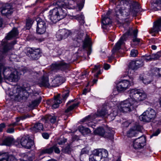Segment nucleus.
Returning <instances> with one entry per match:
<instances>
[{
	"label": "nucleus",
	"mask_w": 161,
	"mask_h": 161,
	"mask_svg": "<svg viewBox=\"0 0 161 161\" xmlns=\"http://www.w3.org/2000/svg\"><path fill=\"white\" fill-rule=\"evenodd\" d=\"M74 2L72 0H58L56 2L58 6L50 10L49 12L48 17L53 23L64 18L66 15V8L74 9L75 6L73 5Z\"/></svg>",
	"instance_id": "nucleus-1"
},
{
	"label": "nucleus",
	"mask_w": 161,
	"mask_h": 161,
	"mask_svg": "<svg viewBox=\"0 0 161 161\" xmlns=\"http://www.w3.org/2000/svg\"><path fill=\"white\" fill-rule=\"evenodd\" d=\"M137 107V103L136 101L133 100L131 98H129L120 103L117 108H114L112 113L110 114V117L114 119L115 117L121 113H127L131 111L133 109Z\"/></svg>",
	"instance_id": "nucleus-2"
},
{
	"label": "nucleus",
	"mask_w": 161,
	"mask_h": 161,
	"mask_svg": "<svg viewBox=\"0 0 161 161\" xmlns=\"http://www.w3.org/2000/svg\"><path fill=\"white\" fill-rule=\"evenodd\" d=\"M139 6L138 3L137 2L132 3L130 5V9L129 7H121L120 5H118L115 8V15L119 19H125V18L122 17H126L131 12L134 15L136 14L139 11Z\"/></svg>",
	"instance_id": "nucleus-3"
},
{
	"label": "nucleus",
	"mask_w": 161,
	"mask_h": 161,
	"mask_svg": "<svg viewBox=\"0 0 161 161\" xmlns=\"http://www.w3.org/2000/svg\"><path fill=\"white\" fill-rule=\"evenodd\" d=\"M19 32L17 28H14L6 36L5 39L3 40L2 42L3 52L5 53L8 50L11 49L13 46L16 43V40L14 41L12 43H9L7 40H11L12 38L16 37L18 35Z\"/></svg>",
	"instance_id": "nucleus-4"
},
{
	"label": "nucleus",
	"mask_w": 161,
	"mask_h": 161,
	"mask_svg": "<svg viewBox=\"0 0 161 161\" xmlns=\"http://www.w3.org/2000/svg\"><path fill=\"white\" fill-rule=\"evenodd\" d=\"M11 68L7 67L4 66V64L0 63V72L3 76L4 78L11 81H17L18 80L17 71L14 70L12 71Z\"/></svg>",
	"instance_id": "nucleus-5"
},
{
	"label": "nucleus",
	"mask_w": 161,
	"mask_h": 161,
	"mask_svg": "<svg viewBox=\"0 0 161 161\" xmlns=\"http://www.w3.org/2000/svg\"><path fill=\"white\" fill-rule=\"evenodd\" d=\"M24 89L18 88L16 89V93L13 94L15 100L20 101L21 100L24 99H26L29 96L31 92H29L28 91L30 90V87L29 85L28 84L27 86L24 85Z\"/></svg>",
	"instance_id": "nucleus-6"
},
{
	"label": "nucleus",
	"mask_w": 161,
	"mask_h": 161,
	"mask_svg": "<svg viewBox=\"0 0 161 161\" xmlns=\"http://www.w3.org/2000/svg\"><path fill=\"white\" fill-rule=\"evenodd\" d=\"M132 29L131 28H129L127 31L121 36L119 40L116 43L112 51V55L108 57L109 62H111V60L114 58V54L120 49L121 45L124 43V42L126 40L128 37V36L129 35H132Z\"/></svg>",
	"instance_id": "nucleus-7"
},
{
	"label": "nucleus",
	"mask_w": 161,
	"mask_h": 161,
	"mask_svg": "<svg viewBox=\"0 0 161 161\" xmlns=\"http://www.w3.org/2000/svg\"><path fill=\"white\" fill-rule=\"evenodd\" d=\"M130 97L136 101L137 105L138 102L145 100L147 96L146 93L142 90L136 89H131L129 91Z\"/></svg>",
	"instance_id": "nucleus-8"
},
{
	"label": "nucleus",
	"mask_w": 161,
	"mask_h": 161,
	"mask_svg": "<svg viewBox=\"0 0 161 161\" xmlns=\"http://www.w3.org/2000/svg\"><path fill=\"white\" fill-rule=\"evenodd\" d=\"M156 116V113L155 111L150 108L144 112L139 117L140 120L144 122H148L153 120Z\"/></svg>",
	"instance_id": "nucleus-9"
},
{
	"label": "nucleus",
	"mask_w": 161,
	"mask_h": 161,
	"mask_svg": "<svg viewBox=\"0 0 161 161\" xmlns=\"http://www.w3.org/2000/svg\"><path fill=\"white\" fill-rule=\"evenodd\" d=\"M133 79L132 78H130L128 80H123L119 81L117 86V89L118 91H124L131 85H133Z\"/></svg>",
	"instance_id": "nucleus-10"
},
{
	"label": "nucleus",
	"mask_w": 161,
	"mask_h": 161,
	"mask_svg": "<svg viewBox=\"0 0 161 161\" xmlns=\"http://www.w3.org/2000/svg\"><path fill=\"white\" fill-rule=\"evenodd\" d=\"M69 67V65L68 64L62 61L53 64L51 66L50 69L52 71L56 72L58 70H64L68 69Z\"/></svg>",
	"instance_id": "nucleus-11"
},
{
	"label": "nucleus",
	"mask_w": 161,
	"mask_h": 161,
	"mask_svg": "<svg viewBox=\"0 0 161 161\" xmlns=\"http://www.w3.org/2000/svg\"><path fill=\"white\" fill-rule=\"evenodd\" d=\"M20 142L22 147L28 149H30L34 144L33 142L28 135L23 136L21 138Z\"/></svg>",
	"instance_id": "nucleus-12"
},
{
	"label": "nucleus",
	"mask_w": 161,
	"mask_h": 161,
	"mask_svg": "<svg viewBox=\"0 0 161 161\" xmlns=\"http://www.w3.org/2000/svg\"><path fill=\"white\" fill-rule=\"evenodd\" d=\"M146 138L144 136H141L135 139L133 142V146L136 149L142 148L146 144Z\"/></svg>",
	"instance_id": "nucleus-13"
},
{
	"label": "nucleus",
	"mask_w": 161,
	"mask_h": 161,
	"mask_svg": "<svg viewBox=\"0 0 161 161\" xmlns=\"http://www.w3.org/2000/svg\"><path fill=\"white\" fill-rule=\"evenodd\" d=\"M111 13V11H108L105 14H104L102 16V23L103 25L102 27L103 29H106L107 26L112 23L111 20L109 17Z\"/></svg>",
	"instance_id": "nucleus-14"
},
{
	"label": "nucleus",
	"mask_w": 161,
	"mask_h": 161,
	"mask_svg": "<svg viewBox=\"0 0 161 161\" xmlns=\"http://www.w3.org/2000/svg\"><path fill=\"white\" fill-rule=\"evenodd\" d=\"M60 97V94H58L57 96L54 97V99L48 101L47 103L48 104L52 105V108H56L59 107V104L62 103Z\"/></svg>",
	"instance_id": "nucleus-15"
},
{
	"label": "nucleus",
	"mask_w": 161,
	"mask_h": 161,
	"mask_svg": "<svg viewBox=\"0 0 161 161\" xmlns=\"http://www.w3.org/2000/svg\"><path fill=\"white\" fill-rule=\"evenodd\" d=\"M65 78L63 76L57 75L55 77L53 80L51 82L52 87H56L58 86L65 82Z\"/></svg>",
	"instance_id": "nucleus-16"
},
{
	"label": "nucleus",
	"mask_w": 161,
	"mask_h": 161,
	"mask_svg": "<svg viewBox=\"0 0 161 161\" xmlns=\"http://www.w3.org/2000/svg\"><path fill=\"white\" fill-rule=\"evenodd\" d=\"M1 12L2 14L4 15L10 14L13 12L12 6L8 3L3 4Z\"/></svg>",
	"instance_id": "nucleus-17"
},
{
	"label": "nucleus",
	"mask_w": 161,
	"mask_h": 161,
	"mask_svg": "<svg viewBox=\"0 0 161 161\" xmlns=\"http://www.w3.org/2000/svg\"><path fill=\"white\" fill-rule=\"evenodd\" d=\"M30 58L32 60H37L40 57V50L38 48H31L28 50Z\"/></svg>",
	"instance_id": "nucleus-18"
},
{
	"label": "nucleus",
	"mask_w": 161,
	"mask_h": 161,
	"mask_svg": "<svg viewBox=\"0 0 161 161\" xmlns=\"http://www.w3.org/2000/svg\"><path fill=\"white\" fill-rule=\"evenodd\" d=\"M40 87H52L51 85V83L49 82L48 77L47 76L44 75L41 79L39 80L38 84Z\"/></svg>",
	"instance_id": "nucleus-19"
},
{
	"label": "nucleus",
	"mask_w": 161,
	"mask_h": 161,
	"mask_svg": "<svg viewBox=\"0 0 161 161\" xmlns=\"http://www.w3.org/2000/svg\"><path fill=\"white\" fill-rule=\"evenodd\" d=\"M106 108L105 107H103L102 110L99 111L97 112V114H95L93 115V117L94 118H96L98 117H109L112 120H113L112 119V117H110V114L111 113L109 114H108V112H107V110L106 109Z\"/></svg>",
	"instance_id": "nucleus-20"
},
{
	"label": "nucleus",
	"mask_w": 161,
	"mask_h": 161,
	"mask_svg": "<svg viewBox=\"0 0 161 161\" xmlns=\"http://www.w3.org/2000/svg\"><path fill=\"white\" fill-rule=\"evenodd\" d=\"M83 48L84 49L87 48V55H89L90 54L91 51V42L89 38L87 37L85 38L83 41Z\"/></svg>",
	"instance_id": "nucleus-21"
},
{
	"label": "nucleus",
	"mask_w": 161,
	"mask_h": 161,
	"mask_svg": "<svg viewBox=\"0 0 161 161\" xmlns=\"http://www.w3.org/2000/svg\"><path fill=\"white\" fill-rule=\"evenodd\" d=\"M0 161H16L14 157L9 156L7 153L0 154Z\"/></svg>",
	"instance_id": "nucleus-22"
},
{
	"label": "nucleus",
	"mask_w": 161,
	"mask_h": 161,
	"mask_svg": "<svg viewBox=\"0 0 161 161\" xmlns=\"http://www.w3.org/2000/svg\"><path fill=\"white\" fill-rule=\"evenodd\" d=\"M43 129V124L39 122L36 123L31 127V129L33 131L37 132L42 130Z\"/></svg>",
	"instance_id": "nucleus-23"
},
{
	"label": "nucleus",
	"mask_w": 161,
	"mask_h": 161,
	"mask_svg": "<svg viewBox=\"0 0 161 161\" xmlns=\"http://www.w3.org/2000/svg\"><path fill=\"white\" fill-rule=\"evenodd\" d=\"M161 27V18L158 19L154 23V25L151 29L152 32H157Z\"/></svg>",
	"instance_id": "nucleus-24"
},
{
	"label": "nucleus",
	"mask_w": 161,
	"mask_h": 161,
	"mask_svg": "<svg viewBox=\"0 0 161 161\" xmlns=\"http://www.w3.org/2000/svg\"><path fill=\"white\" fill-rule=\"evenodd\" d=\"M93 119V117H92L91 116L89 115L83 119L81 121L83 122H87L86 124H87L88 126L89 127H91L93 128L94 127H95V125L93 124V123L92 122H88L89 121H91Z\"/></svg>",
	"instance_id": "nucleus-25"
},
{
	"label": "nucleus",
	"mask_w": 161,
	"mask_h": 161,
	"mask_svg": "<svg viewBox=\"0 0 161 161\" xmlns=\"http://www.w3.org/2000/svg\"><path fill=\"white\" fill-rule=\"evenodd\" d=\"M132 29V35H129L128 36V37L129 36H134L133 37V38L132 39V41L133 42H136L137 43H139L141 41V39L139 38H137V33H138V30L137 29H135L134 30H133V29L132 28H131Z\"/></svg>",
	"instance_id": "nucleus-26"
},
{
	"label": "nucleus",
	"mask_w": 161,
	"mask_h": 161,
	"mask_svg": "<svg viewBox=\"0 0 161 161\" xmlns=\"http://www.w3.org/2000/svg\"><path fill=\"white\" fill-rule=\"evenodd\" d=\"M136 126H134L133 128H131L127 132V136L130 137L136 136L137 134V131L136 130Z\"/></svg>",
	"instance_id": "nucleus-27"
},
{
	"label": "nucleus",
	"mask_w": 161,
	"mask_h": 161,
	"mask_svg": "<svg viewBox=\"0 0 161 161\" xmlns=\"http://www.w3.org/2000/svg\"><path fill=\"white\" fill-rule=\"evenodd\" d=\"M78 130L83 135H85L90 133V130L87 128H85L82 125L79 126Z\"/></svg>",
	"instance_id": "nucleus-28"
},
{
	"label": "nucleus",
	"mask_w": 161,
	"mask_h": 161,
	"mask_svg": "<svg viewBox=\"0 0 161 161\" xmlns=\"http://www.w3.org/2000/svg\"><path fill=\"white\" fill-rule=\"evenodd\" d=\"M114 132L111 129H108L104 133V137L110 139H113Z\"/></svg>",
	"instance_id": "nucleus-29"
},
{
	"label": "nucleus",
	"mask_w": 161,
	"mask_h": 161,
	"mask_svg": "<svg viewBox=\"0 0 161 161\" xmlns=\"http://www.w3.org/2000/svg\"><path fill=\"white\" fill-rule=\"evenodd\" d=\"M105 130L103 127H100L97 128L94 131L95 134L98 135L100 136H104Z\"/></svg>",
	"instance_id": "nucleus-30"
},
{
	"label": "nucleus",
	"mask_w": 161,
	"mask_h": 161,
	"mask_svg": "<svg viewBox=\"0 0 161 161\" xmlns=\"http://www.w3.org/2000/svg\"><path fill=\"white\" fill-rule=\"evenodd\" d=\"M13 141V138L8 137L3 140L2 144L3 145L9 146L12 144Z\"/></svg>",
	"instance_id": "nucleus-31"
},
{
	"label": "nucleus",
	"mask_w": 161,
	"mask_h": 161,
	"mask_svg": "<svg viewBox=\"0 0 161 161\" xmlns=\"http://www.w3.org/2000/svg\"><path fill=\"white\" fill-rule=\"evenodd\" d=\"M74 18L78 20L79 23L81 25H83L85 23L84 17L82 14L74 16Z\"/></svg>",
	"instance_id": "nucleus-32"
},
{
	"label": "nucleus",
	"mask_w": 161,
	"mask_h": 161,
	"mask_svg": "<svg viewBox=\"0 0 161 161\" xmlns=\"http://www.w3.org/2000/svg\"><path fill=\"white\" fill-rule=\"evenodd\" d=\"M36 21L37 22V26L46 27L45 21L40 17L37 18Z\"/></svg>",
	"instance_id": "nucleus-33"
},
{
	"label": "nucleus",
	"mask_w": 161,
	"mask_h": 161,
	"mask_svg": "<svg viewBox=\"0 0 161 161\" xmlns=\"http://www.w3.org/2000/svg\"><path fill=\"white\" fill-rule=\"evenodd\" d=\"M98 154H99L102 158H107L108 155L107 151L105 149H100L97 150Z\"/></svg>",
	"instance_id": "nucleus-34"
},
{
	"label": "nucleus",
	"mask_w": 161,
	"mask_h": 161,
	"mask_svg": "<svg viewBox=\"0 0 161 161\" xmlns=\"http://www.w3.org/2000/svg\"><path fill=\"white\" fill-rule=\"evenodd\" d=\"M60 34L64 37V39L67 38L69 35L70 32L69 31L65 29H64L59 31Z\"/></svg>",
	"instance_id": "nucleus-35"
},
{
	"label": "nucleus",
	"mask_w": 161,
	"mask_h": 161,
	"mask_svg": "<svg viewBox=\"0 0 161 161\" xmlns=\"http://www.w3.org/2000/svg\"><path fill=\"white\" fill-rule=\"evenodd\" d=\"M46 27L44 26H37L36 32V33L39 34H43L46 31Z\"/></svg>",
	"instance_id": "nucleus-36"
},
{
	"label": "nucleus",
	"mask_w": 161,
	"mask_h": 161,
	"mask_svg": "<svg viewBox=\"0 0 161 161\" xmlns=\"http://www.w3.org/2000/svg\"><path fill=\"white\" fill-rule=\"evenodd\" d=\"M53 152V148L52 147L49 148H45L42 150L40 152V155H42L45 154H50Z\"/></svg>",
	"instance_id": "nucleus-37"
},
{
	"label": "nucleus",
	"mask_w": 161,
	"mask_h": 161,
	"mask_svg": "<svg viewBox=\"0 0 161 161\" xmlns=\"http://www.w3.org/2000/svg\"><path fill=\"white\" fill-rule=\"evenodd\" d=\"M75 33L76 34V41L78 40H80L81 39L83 38V37L84 35V33L82 31H75Z\"/></svg>",
	"instance_id": "nucleus-38"
},
{
	"label": "nucleus",
	"mask_w": 161,
	"mask_h": 161,
	"mask_svg": "<svg viewBox=\"0 0 161 161\" xmlns=\"http://www.w3.org/2000/svg\"><path fill=\"white\" fill-rule=\"evenodd\" d=\"M92 154L95 158H96L95 159L97 161H100L102 158L101 156L99 154H98L97 149L94 150Z\"/></svg>",
	"instance_id": "nucleus-39"
},
{
	"label": "nucleus",
	"mask_w": 161,
	"mask_h": 161,
	"mask_svg": "<svg viewBox=\"0 0 161 161\" xmlns=\"http://www.w3.org/2000/svg\"><path fill=\"white\" fill-rule=\"evenodd\" d=\"M79 104V103L73 104L72 105L70 106L66 109L65 110V112H69L70 111L73 110V109L78 107Z\"/></svg>",
	"instance_id": "nucleus-40"
},
{
	"label": "nucleus",
	"mask_w": 161,
	"mask_h": 161,
	"mask_svg": "<svg viewBox=\"0 0 161 161\" xmlns=\"http://www.w3.org/2000/svg\"><path fill=\"white\" fill-rule=\"evenodd\" d=\"M33 20L31 19H28L26 20V28L27 30L30 29L33 23Z\"/></svg>",
	"instance_id": "nucleus-41"
},
{
	"label": "nucleus",
	"mask_w": 161,
	"mask_h": 161,
	"mask_svg": "<svg viewBox=\"0 0 161 161\" xmlns=\"http://www.w3.org/2000/svg\"><path fill=\"white\" fill-rule=\"evenodd\" d=\"M128 67L130 69H129V71L130 70V69H131L132 70L137 69L136 66V65L135 61H131L130 62L129 64Z\"/></svg>",
	"instance_id": "nucleus-42"
},
{
	"label": "nucleus",
	"mask_w": 161,
	"mask_h": 161,
	"mask_svg": "<svg viewBox=\"0 0 161 161\" xmlns=\"http://www.w3.org/2000/svg\"><path fill=\"white\" fill-rule=\"evenodd\" d=\"M41 100V98L40 97L39 99H36L32 101L31 104V106L34 107L38 106L40 103Z\"/></svg>",
	"instance_id": "nucleus-43"
},
{
	"label": "nucleus",
	"mask_w": 161,
	"mask_h": 161,
	"mask_svg": "<svg viewBox=\"0 0 161 161\" xmlns=\"http://www.w3.org/2000/svg\"><path fill=\"white\" fill-rule=\"evenodd\" d=\"M31 116L27 114L22 116L17 117L16 119V122L18 123L20 120H23L25 119L30 117Z\"/></svg>",
	"instance_id": "nucleus-44"
},
{
	"label": "nucleus",
	"mask_w": 161,
	"mask_h": 161,
	"mask_svg": "<svg viewBox=\"0 0 161 161\" xmlns=\"http://www.w3.org/2000/svg\"><path fill=\"white\" fill-rule=\"evenodd\" d=\"M62 152L64 153L69 154L71 151V148L69 146H68L65 147L62 149Z\"/></svg>",
	"instance_id": "nucleus-45"
},
{
	"label": "nucleus",
	"mask_w": 161,
	"mask_h": 161,
	"mask_svg": "<svg viewBox=\"0 0 161 161\" xmlns=\"http://www.w3.org/2000/svg\"><path fill=\"white\" fill-rule=\"evenodd\" d=\"M69 91L68 90L64 91L62 94L63 100H64L66 99L69 95Z\"/></svg>",
	"instance_id": "nucleus-46"
},
{
	"label": "nucleus",
	"mask_w": 161,
	"mask_h": 161,
	"mask_svg": "<svg viewBox=\"0 0 161 161\" xmlns=\"http://www.w3.org/2000/svg\"><path fill=\"white\" fill-rule=\"evenodd\" d=\"M47 120H49L53 124L56 121V117L55 116L50 115L48 117Z\"/></svg>",
	"instance_id": "nucleus-47"
},
{
	"label": "nucleus",
	"mask_w": 161,
	"mask_h": 161,
	"mask_svg": "<svg viewBox=\"0 0 161 161\" xmlns=\"http://www.w3.org/2000/svg\"><path fill=\"white\" fill-rule=\"evenodd\" d=\"M135 62L137 69L140 67H142L144 65L143 62L142 60H137L135 61Z\"/></svg>",
	"instance_id": "nucleus-48"
},
{
	"label": "nucleus",
	"mask_w": 161,
	"mask_h": 161,
	"mask_svg": "<svg viewBox=\"0 0 161 161\" xmlns=\"http://www.w3.org/2000/svg\"><path fill=\"white\" fill-rule=\"evenodd\" d=\"M21 156L22 157L24 158V159H23V160L24 161H27V160L31 161L32 160V159H31L30 158H29L28 155L27 154V153H22L21 154Z\"/></svg>",
	"instance_id": "nucleus-49"
},
{
	"label": "nucleus",
	"mask_w": 161,
	"mask_h": 161,
	"mask_svg": "<svg viewBox=\"0 0 161 161\" xmlns=\"http://www.w3.org/2000/svg\"><path fill=\"white\" fill-rule=\"evenodd\" d=\"M138 53V51L137 50L132 49L130 51V55L132 57H136Z\"/></svg>",
	"instance_id": "nucleus-50"
},
{
	"label": "nucleus",
	"mask_w": 161,
	"mask_h": 161,
	"mask_svg": "<svg viewBox=\"0 0 161 161\" xmlns=\"http://www.w3.org/2000/svg\"><path fill=\"white\" fill-rule=\"evenodd\" d=\"M89 151V148L86 147H84L82 149L81 152V154H88Z\"/></svg>",
	"instance_id": "nucleus-51"
},
{
	"label": "nucleus",
	"mask_w": 161,
	"mask_h": 161,
	"mask_svg": "<svg viewBox=\"0 0 161 161\" xmlns=\"http://www.w3.org/2000/svg\"><path fill=\"white\" fill-rule=\"evenodd\" d=\"M56 37L58 41H60L63 39H64V37L60 34V32L58 31L56 35Z\"/></svg>",
	"instance_id": "nucleus-52"
},
{
	"label": "nucleus",
	"mask_w": 161,
	"mask_h": 161,
	"mask_svg": "<svg viewBox=\"0 0 161 161\" xmlns=\"http://www.w3.org/2000/svg\"><path fill=\"white\" fill-rule=\"evenodd\" d=\"M67 141V139L65 138L61 139L58 141V143L59 145H62Z\"/></svg>",
	"instance_id": "nucleus-53"
},
{
	"label": "nucleus",
	"mask_w": 161,
	"mask_h": 161,
	"mask_svg": "<svg viewBox=\"0 0 161 161\" xmlns=\"http://www.w3.org/2000/svg\"><path fill=\"white\" fill-rule=\"evenodd\" d=\"M87 75H88L87 72L86 71H84L82 73L81 75L80 76V78L81 79H82L86 77Z\"/></svg>",
	"instance_id": "nucleus-54"
},
{
	"label": "nucleus",
	"mask_w": 161,
	"mask_h": 161,
	"mask_svg": "<svg viewBox=\"0 0 161 161\" xmlns=\"http://www.w3.org/2000/svg\"><path fill=\"white\" fill-rule=\"evenodd\" d=\"M53 148V151L54 150V152L57 153H59L60 152L59 149L56 146H53L52 147Z\"/></svg>",
	"instance_id": "nucleus-55"
},
{
	"label": "nucleus",
	"mask_w": 161,
	"mask_h": 161,
	"mask_svg": "<svg viewBox=\"0 0 161 161\" xmlns=\"http://www.w3.org/2000/svg\"><path fill=\"white\" fill-rule=\"evenodd\" d=\"M152 56L153 60L157 59L159 57V55L158 54H153Z\"/></svg>",
	"instance_id": "nucleus-56"
},
{
	"label": "nucleus",
	"mask_w": 161,
	"mask_h": 161,
	"mask_svg": "<svg viewBox=\"0 0 161 161\" xmlns=\"http://www.w3.org/2000/svg\"><path fill=\"white\" fill-rule=\"evenodd\" d=\"M14 131V129L13 127L9 128L7 129V132L9 133H13Z\"/></svg>",
	"instance_id": "nucleus-57"
},
{
	"label": "nucleus",
	"mask_w": 161,
	"mask_h": 161,
	"mask_svg": "<svg viewBox=\"0 0 161 161\" xmlns=\"http://www.w3.org/2000/svg\"><path fill=\"white\" fill-rule=\"evenodd\" d=\"M100 65H95L94 68L92 69V73H95L97 72V71L98 70L100 69Z\"/></svg>",
	"instance_id": "nucleus-58"
},
{
	"label": "nucleus",
	"mask_w": 161,
	"mask_h": 161,
	"mask_svg": "<svg viewBox=\"0 0 161 161\" xmlns=\"http://www.w3.org/2000/svg\"><path fill=\"white\" fill-rule=\"evenodd\" d=\"M145 60L147 62L152 60L153 59L152 58V55H149L146 56L145 58Z\"/></svg>",
	"instance_id": "nucleus-59"
},
{
	"label": "nucleus",
	"mask_w": 161,
	"mask_h": 161,
	"mask_svg": "<svg viewBox=\"0 0 161 161\" xmlns=\"http://www.w3.org/2000/svg\"><path fill=\"white\" fill-rule=\"evenodd\" d=\"M160 130L159 129H158L154 132L152 135L151 136V137L153 136H157L160 132Z\"/></svg>",
	"instance_id": "nucleus-60"
},
{
	"label": "nucleus",
	"mask_w": 161,
	"mask_h": 161,
	"mask_svg": "<svg viewBox=\"0 0 161 161\" xmlns=\"http://www.w3.org/2000/svg\"><path fill=\"white\" fill-rule=\"evenodd\" d=\"M43 137L46 139H48L49 137V134L47 133H44L42 134Z\"/></svg>",
	"instance_id": "nucleus-61"
},
{
	"label": "nucleus",
	"mask_w": 161,
	"mask_h": 161,
	"mask_svg": "<svg viewBox=\"0 0 161 161\" xmlns=\"http://www.w3.org/2000/svg\"><path fill=\"white\" fill-rule=\"evenodd\" d=\"M5 127V125L4 123L0 124V132H2L3 129Z\"/></svg>",
	"instance_id": "nucleus-62"
},
{
	"label": "nucleus",
	"mask_w": 161,
	"mask_h": 161,
	"mask_svg": "<svg viewBox=\"0 0 161 161\" xmlns=\"http://www.w3.org/2000/svg\"><path fill=\"white\" fill-rule=\"evenodd\" d=\"M96 158L94 157V156L92 154L90 156L89 158V161H97L95 159Z\"/></svg>",
	"instance_id": "nucleus-63"
},
{
	"label": "nucleus",
	"mask_w": 161,
	"mask_h": 161,
	"mask_svg": "<svg viewBox=\"0 0 161 161\" xmlns=\"http://www.w3.org/2000/svg\"><path fill=\"white\" fill-rule=\"evenodd\" d=\"M155 71L157 72L159 76L161 77V69H159L156 68H155Z\"/></svg>",
	"instance_id": "nucleus-64"
}]
</instances>
